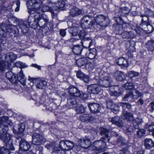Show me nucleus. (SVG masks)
I'll return each mask as SVG.
<instances>
[{
	"mask_svg": "<svg viewBox=\"0 0 154 154\" xmlns=\"http://www.w3.org/2000/svg\"><path fill=\"white\" fill-rule=\"evenodd\" d=\"M35 18L29 17L28 19L29 26L38 25L39 27H45L49 22L48 17L45 14L40 15L39 14L36 13Z\"/></svg>",
	"mask_w": 154,
	"mask_h": 154,
	"instance_id": "f257e3e1",
	"label": "nucleus"
},
{
	"mask_svg": "<svg viewBox=\"0 0 154 154\" xmlns=\"http://www.w3.org/2000/svg\"><path fill=\"white\" fill-rule=\"evenodd\" d=\"M122 116L124 119L128 122H132L133 127L135 129L139 128V125L142 122V119L141 118H137L134 119L133 114L130 112L123 110L122 112Z\"/></svg>",
	"mask_w": 154,
	"mask_h": 154,
	"instance_id": "f03ea898",
	"label": "nucleus"
},
{
	"mask_svg": "<svg viewBox=\"0 0 154 154\" xmlns=\"http://www.w3.org/2000/svg\"><path fill=\"white\" fill-rule=\"evenodd\" d=\"M98 84L100 86L103 88H108L112 84V80L109 76H104L101 78L99 80Z\"/></svg>",
	"mask_w": 154,
	"mask_h": 154,
	"instance_id": "7ed1b4c3",
	"label": "nucleus"
},
{
	"mask_svg": "<svg viewBox=\"0 0 154 154\" xmlns=\"http://www.w3.org/2000/svg\"><path fill=\"white\" fill-rule=\"evenodd\" d=\"M19 143V149L22 151L28 150L30 147V144L24 139L21 137H17L16 141Z\"/></svg>",
	"mask_w": 154,
	"mask_h": 154,
	"instance_id": "20e7f679",
	"label": "nucleus"
},
{
	"mask_svg": "<svg viewBox=\"0 0 154 154\" xmlns=\"http://www.w3.org/2000/svg\"><path fill=\"white\" fill-rule=\"evenodd\" d=\"M74 146L73 142L69 140H62L60 142V148L65 150H69L72 149Z\"/></svg>",
	"mask_w": 154,
	"mask_h": 154,
	"instance_id": "39448f33",
	"label": "nucleus"
},
{
	"mask_svg": "<svg viewBox=\"0 0 154 154\" xmlns=\"http://www.w3.org/2000/svg\"><path fill=\"white\" fill-rule=\"evenodd\" d=\"M107 142L104 140H97L93 143L94 147L95 149L99 152L103 151L106 148V143Z\"/></svg>",
	"mask_w": 154,
	"mask_h": 154,
	"instance_id": "423d86ee",
	"label": "nucleus"
},
{
	"mask_svg": "<svg viewBox=\"0 0 154 154\" xmlns=\"http://www.w3.org/2000/svg\"><path fill=\"white\" fill-rule=\"evenodd\" d=\"M94 20L95 23L102 27L107 26L108 24L106 21L108 19L105 16L102 15L97 16L94 18Z\"/></svg>",
	"mask_w": 154,
	"mask_h": 154,
	"instance_id": "0eeeda50",
	"label": "nucleus"
},
{
	"mask_svg": "<svg viewBox=\"0 0 154 154\" xmlns=\"http://www.w3.org/2000/svg\"><path fill=\"white\" fill-rule=\"evenodd\" d=\"M87 89L89 92L95 94H99L101 90L100 87L97 84L89 85L88 86Z\"/></svg>",
	"mask_w": 154,
	"mask_h": 154,
	"instance_id": "6e6552de",
	"label": "nucleus"
},
{
	"mask_svg": "<svg viewBox=\"0 0 154 154\" xmlns=\"http://www.w3.org/2000/svg\"><path fill=\"white\" fill-rule=\"evenodd\" d=\"M80 119L82 122H84L93 123L97 118L90 114H85L81 116Z\"/></svg>",
	"mask_w": 154,
	"mask_h": 154,
	"instance_id": "1a4fd4ad",
	"label": "nucleus"
},
{
	"mask_svg": "<svg viewBox=\"0 0 154 154\" xmlns=\"http://www.w3.org/2000/svg\"><path fill=\"white\" fill-rule=\"evenodd\" d=\"M68 93L72 97H80L81 93L78 88L73 86H70L67 89Z\"/></svg>",
	"mask_w": 154,
	"mask_h": 154,
	"instance_id": "9d476101",
	"label": "nucleus"
},
{
	"mask_svg": "<svg viewBox=\"0 0 154 154\" xmlns=\"http://www.w3.org/2000/svg\"><path fill=\"white\" fill-rule=\"evenodd\" d=\"M43 139L42 136L39 134L34 133L32 136V143L35 145H40L42 143Z\"/></svg>",
	"mask_w": 154,
	"mask_h": 154,
	"instance_id": "9b49d317",
	"label": "nucleus"
},
{
	"mask_svg": "<svg viewBox=\"0 0 154 154\" xmlns=\"http://www.w3.org/2000/svg\"><path fill=\"white\" fill-rule=\"evenodd\" d=\"M109 121L113 124H114L118 127L121 128L123 126V122L122 119L118 116L110 118Z\"/></svg>",
	"mask_w": 154,
	"mask_h": 154,
	"instance_id": "f8f14e48",
	"label": "nucleus"
},
{
	"mask_svg": "<svg viewBox=\"0 0 154 154\" xmlns=\"http://www.w3.org/2000/svg\"><path fill=\"white\" fill-rule=\"evenodd\" d=\"M129 13V11L128 8L127 7H123L119 10L118 13L116 14V16L114 17H116V19L119 20L120 21L121 16H124L127 15Z\"/></svg>",
	"mask_w": 154,
	"mask_h": 154,
	"instance_id": "ddd939ff",
	"label": "nucleus"
},
{
	"mask_svg": "<svg viewBox=\"0 0 154 154\" xmlns=\"http://www.w3.org/2000/svg\"><path fill=\"white\" fill-rule=\"evenodd\" d=\"M6 32L9 33L10 35L12 36L16 37L19 33V30L18 27L14 26L11 25L8 27L6 28Z\"/></svg>",
	"mask_w": 154,
	"mask_h": 154,
	"instance_id": "4468645a",
	"label": "nucleus"
},
{
	"mask_svg": "<svg viewBox=\"0 0 154 154\" xmlns=\"http://www.w3.org/2000/svg\"><path fill=\"white\" fill-rule=\"evenodd\" d=\"M78 142V146L84 149L88 147L90 145V140L86 137L81 138Z\"/></svg>",
	"mask_w": 154,
	"mask_h": 154,
	"instance_id": "2eb2a0df",
	"label": "nucleus"
},
{
	"mask_svg": "<svg viewBox=\"0 0 154 154\" xmlns=\"http://www.w3.org/2000/svg\"><path fill=\"white\" fill-rule=\"evenodd\" d=\"M100 134L103 136L102 139L103 140L109 142L110 136H109V131L106 128L101 127L100 128Z\"/></svg>",
	"mask_w": 154,
	"mask_h": 154,
	"instance_id": "dca6fc26",
	"label": "nucleus"
},
{
	"mask_svg": "<svg viewBox=\"0 0 154 154\" xmlns=\"http://www.w3.org/2000/svg\"><path fill=\"white\" fill-rule=\"evenodd\" d=\"M94 19V15H88L84 16L81 20V28L84 29L86 28L85 26L88 25V22Z\"/></svg>",
	"mask_w": 154,
	"mask_h": 154,
	"instance_id": "f3484780",
	"label": "nucleus"
},
{
	"mask_svg": "<svg viewBox=\"0 0 154 154\" xmlns=\"http://www.w3.org/2000/svg\"><path fill=\"white\" fill-rule=\"evenodd\" d=\"M29 25L27 24L26 22L22 20L19 22V24L17 26L19 32L24 33L26 32L28 30Z\"/></svg>",
	"mask_w": 154,
	"mask_h": 154,
	"instance_id": "a211bd4d",
	"label": "nucleus"
},
{
	"mask_svg": "<svg viewBox=\"0 0 154 154\" xmlns=\"http://www.w3.org/2000/svg\"><path fill=\"white\" fill-rule=\"evenodd\" d=\"M88 106L90 111L93 113L98 112L101 109L100 105L96 103H89Z\"/></svg>",
	"mask_w": 154,
	"mask_h": 154,
	"instance_id": "6ab92c4d",
	"label": "nucleus"
},
{
	"mask_svg": "<svg viewBox=\"0 0 154 154\" xmlns=\"http://www.w3.org/2000/svg\"><path fill=\"white\" fill-rule=\"evenodd\" d=\"M76 76L85 83H88L89 81V76L84 73L81 71H78L76 72Z\"/></svg>",
	"mask_w": 154,
	"mask_h": 154,
	"instance_id": "aec40b11",
	"label": "nucleus"
},
{
	"mask_svg": "<svg viewBox=\"0 0 154 154\" xmlns=\"http://www.w3.org/2000/svg\"><path fill=\"white\" fill-rule=\"evenodd\" d=\"M83 46L86 48H89L93 44L92 40L89 38H86L82 41Z\"/></svg>",
	"mask_w": 154,
	"mask_h": 154,
	"instance_id": "412c9836",
	"label": "nucleus"
},
{
	"mask_svg": "<svg viewBox=\"0 0 154 154\" xmlns=\"http://www.w3.org/2000/svg\"><path fill=\"white\" fill-rule=\"evenodd\" d=\"M112 90L109 92L110 95L111 96L118 97L122 94L121 92L119 91V88L117 86H115L111 88Z\"/></svg>",
	"mask_w": 154,
	"mask_h": 154,
	"instance_id": "4be33fe9",
	"label": "nucleus"
},
{
	"mask_svg": "<svg viewBox=\"0 0 154 154\" xmlns=\"http://www.w3.org/2000/svg\"><path fill=\"white\" fill-rule=\"evenodd\" d=\"M5 61L7 63H8V62H11L16 59L17 57L16 55L13 52L7 54L5 57Z\"/></svg>",
	"mask_w": 154,
	"mask_h": 154,
	"instance_id": "5701e85b",
	"label": "nucleus"
},
{
	"mask_svg": "<svg viewBox=\"0 0 154 154\" xmlns=\"http://www.w3.org/2000/svg\"><path fill=\"white\" fill-rule=\"evenodd\" d=\"M82 11L76 7H73L70 10L69 14L72 17L77 16L82 14Z\"/></svg>",
	"mask_w": 154,
	"mask_h": 154,
	"instance_id": "b1692460",
	"label": "nucleus"
},
{
	"mask_svg": "<svg viewBox=\"0 0 154 154\" xmlns=\"http://www.w3.org/2000/svg\"><path fill=\"white\" fill-rule=\"evenodd\" d=\"M114 76L116 77V80L119 81H122L126 78L125 75L123 72L119 71H116L114 73Z\"/></svg>",
	"mask_w": 154,
	"mask_h": 154,
	"instance_id": "393cba45",
	"label": "nucleus"
},
{
	"mask_svg": "<svg viewBox=\"0 0 154 154\" xmlns=\"http://www.w3.org/2000/svg\"><path fill=\"white\" fill-rule=\"evenodd\" d=\"M97 54V50L95 48H92L90 51H88L87 52L85 55L86 57H88L89 59H93L95 57Z\"/></svg>",
	"mask_w": 154,
	"mask_h": 154,
	"instance_id": "a878e982",
	"label": "nucleus"
},
{
	"mask_svg": "<svg viewBox=\"0 0 154 154\" xmlns=\"http://www.w3.org/2000/svg\"><path fill=\"white\" fill-rule=\"evenodd\" d=\"M8 146H9L8 147V149L5 148L4 147H0V154H9V149L11 150H14V148L13 145H11L7 144Z\"/></svg>",
	"mask_w": 154,
	"mask_h": 154,
	"instance_id": "bb28decb",
	"label": "nucleus"
},
{
	"mask_svg": "<svg viewBox=\"0 0 154 154\" xmlns=\"http://www.w3.org/2000/svg\"><path fill=\"white\" fill-rule=\"evenodd\" d=\"M117 64L123 67H127L128 66V63L126 58L120 57L118 59Z\"/></svg>",
	"mask_w": 154,
	"mask_h": 154,
	"instance_id": "cd10ccee",
	"label": "nucleus"
},
{
	"mask_svg": "<svg viewBox=\"0 0 154 154\" xmlns=\"http://www.w3.org/2000/svg\"><path fill=\"white\" fill-rule=\"evenodd\" d=\"M12 135L8 133V132L2 135L0 137V139L4 143L7 144L11 140Z\"/></svg>",
	"mask_w": 154,
	"mask_h": 154,
	"instance_id": "c85d7f7f",
	"label": "nucleus"
},
{
	"mask_svg": "<svg viewBox=\"0 0 154 154\" xmlns=\"http://www.w3.org/2000/svg\"><path fill=\"white\" fill-rule=\"evenodd\" d=\"M18 81L23 85L26 84V79L21 69L20 72L18 73Z\"/></svg>",
	"mask_w": 154,
	"mask_h": 154,
	"instance_id": "c756f323",
	"label": "nucleus"
},
{
	"mask_svg": "<svg viewBox=\"0 0 154 154\" xmlns=\"http://www.w3.org/2000/svg\"><path fill=\"white\" fill-rule=\"evenodd\" d=\"M145 45L148 51L152 52L154 51V40L148 41Z\"/></svg>",
	"mask_w": 154,
	"mask_h": 154,
	"instance_id": "7c9ffc66",
	"label": "nucleus"
},
{
	"mask_svg": "<svg viewBox=\"0 0 154 154\" xmlns=\"http://www.w3.org/2000/svg\"><path fill=\"white\" fill-rule=\"evenodd\" d=\"M121 35L123 38L128 39L133 37L134 35L133 31H130L129 32L124 31L122 33Z\"/></svg>",
	"mask_w": 154,
	"mask_h": 154,
	"instance_id": "2f4dec72",
	"label": "nucleus"
},
{
	"mask_svg": "<svg viewBox=\"0 0 154 154\" xmlns=\"http://www.w3.org/2000/svg\"><path fill=\"white\" fill-rule=\"evenodd\" d=\"M144 145L146 148L150 149L154 146V142L151 139L146 138L144 140Z\"/></svg>",
	"mask_w": 154,
	"mask_h": 154,
	"instance_id": "473e14b6",
	"label": "nucleus"
},
{
	"mask_svg": "<svg viewBox=\"0 0 154 154\" xmlns=\"http://www.w3.org/2000/svg\"><path fill=\"white\" fill-rule=\"evenodd\" d=\"M115 20L117 24L116 27H121L122 29H125L129 27V25L128 23H123L121 24V23L120 22L121 21L116 19V17L115 18Z\"/></svg>",
	"mask_w": 154,
	"mask_h": 154,
	"instance_id": "72a5a7b5",
	"label": "nucleus"
},
{
	"mask_svg": "<svg viewBox=\"0 0 154 154\" xmlns=\"http://www.w3.org/2000/svg\"><path fill=\"white\" fill-rule=\"evenodd\" d=\"M110 105H111L110 103L108 104V108L111 109L112 111L115 114H117L119 111V106L116 104L114 103L112 106H111Z\"/></svg>",
	"mask_w": 154,
	"mask_h": 154,
	"instance_id": "f704fd0d",
	"label": "nucleus"
},
{
	"mask_svg": "<svg viewBox=\"0 0 154 154\" xmlns=\"http://www.w3.org/2000/svg\"><path fill=\"white\" fill-rule=\"evenodd\" d=\"M87 62V60L85 57H82L78 59L76 63L79 66L81 67L85 66Z\"/></svg>",
	"mask_w": 154,
	"mask_h": 154,
	"instance_id": "c9c22d12",
	"label": "nucleus"
},
{
	"mask_svg": "<svg viewBox=\"0 0 154 154\" xmlns=\"http://www.w3.org/2000/svg\"><path fill=\"white\" fill-rule=\"evenodd\" d=\"M37 82L36 87L38 88H44L47 85V82L45 81L38 80Z\"/></svg>",
	"mask_w": 154,
	"mask_h": 154,
	"instance_id": "e433bc0d",
	"label": "nucleus"
},
{
	"mask_svg": "<svg viewBox=\"0 0 154 154\" xmlns=\"http://www.w3.org/2000/svg\"><path fill=\"white\" fill-rule=\"evenodd\" d=\"M82 50V48L81 46L75 45L73 48L72 51L75 54L79 55L81 53Z\"/></svg>",
	"mask_w": 154,
	"mask_h": 154,
	"instance_id": "4c0bfd02",
	"label": "nucleus"
},
{
	"mask_svg": "<svg viewBox=\"0 0 154 154\" xmlns=\"http://www.w3.org/2000/svg\"><path fill=\"white\" fill-rule=\"evenodd\" d=\"M134 92L131 91H129L125 95L122 100L124 101H128L130 99H134Z\"/></svg>",
	"mask_w": 154,
	"mask_h": 154,
	"instance_id": "58836bf2",
	"label": "nucleus"
},
{
	"mask_svg": "<svg viewBox=\"0 0 154 154\" xmlns=\"http://www.w3.org/2000/svg\"><path fill=\"white\" fill-rule=\"evenodd\" d=\"M4 124L0 125V137L8 132V130L7 126H5Z\"/></svg>",
	"mask_w": 154,
	"mask_h": 154,
	"instance_id": "ea45409f",
	"label": "nucleus"
},
{
	"mask_svg": "<svg viewBox=\"0 0 154 154\" xmlns=\"http://www.w3.org/2000/svg\"><path fill=\"white\" fill-rule=\"evenodd\" d=\"M10 121L8 120V118L7 116L0 117V125L4 124L5 126L10 124Z\"/></svg>",
	"mask_w": 154,
	"mask_h": 154,
	"instance_id": "a19ab883",
	"label": "nucleus"
},
{
	"mask_svg": "<svg viewBox=\"0 0 154 154\" xmlns=\"http://www.w3.org/2000/svg\"><path fill=\"white\" fill-rule=\"evenodd\" d=\"M79 29V28L73 27L70 29L69 32L72 36H75L78 35Z\"/></svg>",
	"mask_w": 154,
	"mask_h": 154,
	"instance_id": "79ce46f5",
	"label": "nucleus"
},
{
	"mask_svg": "<svg viewBox=\"0 0 154 154\" xmlns=\"http://www.w3.org/2000/svg\"><path fill=\"white\" fill-rule=\"evenodd\" d=\"M120 105L122 107L123 111L125 110L126 108L130 109L132 107L131 105L128 103L121 102L120 103Z\"/></svg>",
	"mask_w": 154,
	"mask_h": 154,
	"instance_id": "37998d69",
	"label": "nucleus"
},
{
	"mask_svg": "<svg viewBox=\"0 0 154 154\" xmlns=\"http://www.w3.org/2000/svg\"><path fill=\"white\" fill-rule=\"evenodd\" d=\"M123 87L126 89H132L134 87V85L132 82H127L123 85Z\"/></svg>",
	"mask_w": 154,
	"mask_h": 154,
	"instance_id": "c03bdc74",
	"label": "nucleus"
},
{
	"mask_svg": "<svg viewBox=\"0 0 154 154\" xmlns=\"http://www.w3.org/2000/svg\"><path fill=\"white\" fill-rule=\"evenodd\" d=\"M54 148L53 150L52 154H65V151L60 148Z\"/></svg>",
	"mask_w": 154,
	"mask_h": 154,
	"instance_id": "a18cd8bd",
	"label": "nucleus"
},
{
	"mask_svg": "<svg viewBox=\"0 0 154 154\" xmlns=\"http://www.w3.org/2000/svg\"><path fill=\"white\" fill-rule=\"evenodd\" d=\"M7 35L6 32L0 25V40L2 41L6 37Z\"/></svg>",
	"mask_w": 154,
	"mask_h": 154,
	"instance_id": "49530a36",
	"label": "nucleus"
},
{
	"mask_svg": "<svg viewBox=\"0 0 154 154\" xmlns=\"http://www.w3.org/2000/svg\"><path fill=\"white\" fill-rule=\"evenodd\" d=\"M87 34V32L85 31L84 29L81 30L78 35V38L79 39H83L85 38V37L86 35Z\"/></svg>",
	"mask_w": 154,
	"mask_h": 154,
	"instance_id": "de8ad7c7",
	"label": "nucleus"
},
{
	"mask_svg": "<svg viewBox=\"0 0 154 154\" xmlns=\"http://www.w3.org/2000/svg\"><path fill=\"white\" fill-rule=\"evenodd\" d=\"M77 102L74 97H69L67 98V103L68 105L72 106L76 104Z\"/></svg>",
	"mask_w": 154,
	"mask_h": 154,
	"instance_id": "09e8293b",
	"label": "nucleus"
},
{
	"mask_svg": "<svg viewBox=\"0 0 154 154\" xmlns=\"http://www.w3.org/2000/svg\"><path fill=\"white\" fill-rule=\"evenodd\" d=\"M76 111L77 113H81L85 112V108L81 105L77 106L76 108Z\"/></svg>",
	"mask_w": 154,
	"mask_h": 154,
	"instance_id": "8fccbe9b",
	"label": "nucleus"
},
{
	"mask_svg": "<svg viewBox=\"0 0 154 154\" xmlns=\"http://www.w3.org/2000/svg\"><path fill=\"white\" fill-rule=\"evenodd\" d=\"M15 66L20 68H23L27 67L25 63H23L20 61H18L16 62L15 63Z\"/></svg>",
	"mask_w": 154,
	"mask_h": 154,
	"instance_id": "3c124183",
	"label": "nucleus"
},
{
	"mask_svg": "<svg viewBox=\"0 0 154 154\" xmlns=\"http://www.w3.org/2000/svg\"><path fill=\"white\" fill-rule=\"evenodd\" d=\"M25 128V124L23 123L19 124L18 125V132L21 133L23 131Z\"/></svg>",
	"mask_w": 154,
	"mask_h": 154,
	"instance_id": "603ef678",
	"label": "nucleus"
},
{
	"mask_svg": "<svg viewBox=\"0 0 154 154\" xmlns=\"http://www.w3.org/2000/svg\"><path fill=\"white\" fill-rule=\"evenodd\" d=\"M148 25V23H143V22H141L139 26V28L141 30L145 32V30L147 29V25Z\"/></svg>",
	"mask_w": 154,
	"mask_h": 154,
	"instance_id": "864d4df0",
	"label": "nucleus"
},
{
	"mask_svg": "<svg viewBox=\"0 0 154 154\" xmlns=\"http://www.w3.org/2000/svg\"><path fill=\"white\" fill-rule=\"evenodd\" d=\"M137 134L138 137H141L145 135V131L143 129H140L137 131Z\"/></svg>",
	"mask_w": 154,
	"mask_h": 154,
	"instance_id": "5fc2aeb1",
	"label": "nucleus"
},
{
	"mask_svg": "<svg viewBox=\"0 0 154 154\" xmlns=\"http://www.w3.org/2000/svg\"><path fill=\"white\" fill-rule=\"evenodd\" d=\"M89 21V22H88V25L85 26V27H86V28H85V29L90 28H91L94 24L95 23L94 19L91 20H90Z\"/></svg>",
	"mask_w": 154,
	"mask_h": 154,
	"instance_id": "6e6d98bb",
	"label": "nucleus"
},
{
	"mask_svg": "<svg viewBox=\"0 0 154 154\" xmlns=\"http://www.w3.org/2000/svg\"><path fill=\"white\" fill-rule=\"evenodd\" d=\"M9 81L12 83H17L18 81V77L17 78L15 75V74L12 75V77L9 79Z\"/></svg>",
	"mask_w": 154,
	"mask_h": 154,
	"instance_id": "4d7b16f0",
	"label": "nucleus"
},
{
	"mask_svg": "<svg viewBox=\"0 0 154 154\" xmlns=\"http://www.w3.org/2000/svg\"><path fill=\"white\" fill-rule=\"evenodd\" d=\"M134 130L132 127L131 126H129L126 128V130L125 131V133L128 135L130 134Z\"/></svg>",
	"mask_w": 154,
	"mask_h": 154,
	"instance_id": "13d9d810",
	"label": "nucleus"
},
{
	"mask_svg": "<svg viewBox=\"0 0 154 154\" xmlns=\"http://www.w3.org/2000/svg\"><path fill=\"white\" fill-rule=\"evenodd\" d=\"M147 29L145 30V32L148 33H150L153 32L154 30V28L150 24H148L147 25Z\"/></svg>",
	"mask_w": 154,
	"mask_h": 154,
	"instance_id": "bf43d9fd",
	"label": "nucleus"
},
{
	"mask_svg": "<svg viewBox=\"0 0 154 154\" xmlns=\"http://www.w3.org/2000/svg\"><path fill=\"white\" fill-rule=\"evenodd\" d=\"M140 17H142L141 22L148 23L149 22V18L147 16H146L145 14L144 15L141 14L140 15Z\"/></svg>",
	"mask_w": 154,
	"mask_h": 154,
	"instance_id": "052dcab7",
	"label": "nucleus"
},
{
	"mask_svg": "<svg viewBox=\"0 0 154 154\" xmlns=\"http://www.w3.org/2000/svg\"><path fill=\"white\" fill-rule=\"evenodd\" d=\"M7 63H6L4 61H0V71H2L6 68V65Z\"/></svg>",
	"mask_w": 154,
	"mask_h": 154,
	"instance_id": "680f3d73",
	"label": "nucleus"
},
{
	"mask_svg": "<svg viewBox=\"0 0 154 154\" xmlns=\"http://www.w3.org/2000/svg\"><path fill=\"white\" fill-rule=\"evenodd\" d=\"M145 14L147 16H152L153 15V13L151 10L147 9L145 11Z\"/></svg>",
	"mask_w": 154,
	"mask_h": 154,
	"instance_id": "e2e57ef3",
	"label": "nucleus"
},
{
	"mask_svg": "<svg viewBox=\"0 0 154 154\" xmlns=\"http://www.w3.org/2000/svg\"><path fill=\"white\" fill-rule=\"evenodd\" d=\"M41 10L43 12L47 11H50L51 10V8L46 5L43 6Z\"/></svg>",
	"mask_w": 154,
	"mask_h": 154,
	"instance_id": "0e129e2a",
	"label": "nucleus"
},
{
	"mask_svg": "<svg viewBox=\"0 0 154 154\" xmlns=\"http://www.w3.org/2000/svg\"><path fill=\"white\" fill-rule=\"evenodd\" d=\"M117 141L118 143H121L122 144L125 143V140L122 137H119L117 139Z\"/></svg>",
	"mask_w": 154,
	"mask_h": 154,
	"instance_id": "69168bd1",
	"label": "nucleus"
},
{
	"mask_svg": "<svg viewBox=\"0 0 154 154\" xmlns=\"http://www.w3.org/2000/svg\"><path fill=\"white\" fill-rule=\"evenodd\" d=\"M135 94H134V98H137L141 97L142 95L141 93L139 92L138 91H136L135 92Z\"/></svg>",
	"mask_w": 154,
	"mask_h": 154,
	"instance_id": "338daca9",
	"label": "nucleus"
},
{
	"mask_svg": "<svg viewBox=\"0 0 154 154\" xmlns=\"http://www.w3.org/2000/svg\"><path fill=\"white\" fill-rule=\"evenodd\" d=\"M148 130L149 131L152 132L154 131V123H152L149 125Z\"/></svg>",
	"mask_w": 154,
	"mask_h": 154,
	"instance_id": "774afa93",
	"label": "nucleus"
}]
</instances>
